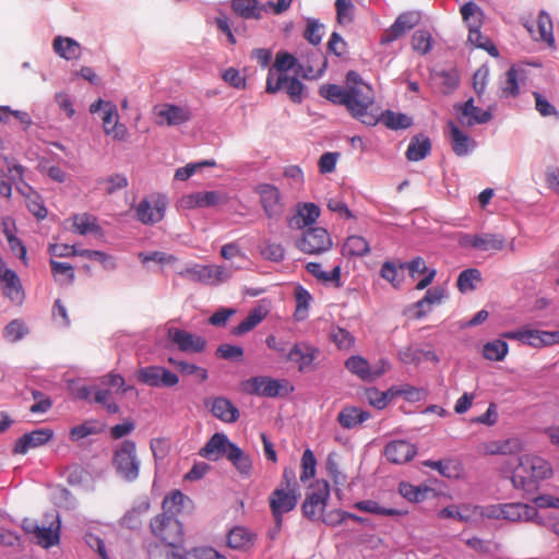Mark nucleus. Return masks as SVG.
<instances>
[{
	"instance_id": "obj_1",
	"label": "nucleus",
	"mask_w": 559,
	"mask_h": 559,
	"mask_svg": "<svg viewBox=\"0 0 559 559\" xmlns=\"http://www.w3.org/2000/svg\"><path fill=\"white\" fill-rule=\"evenodd\" d=\"M347 95L346 109L350 116L366 126H376L379 117L371 111L374 104L372 87L364 82L355 71L346 74Z\"/></svg>"
},
{
	"instance_id": "obj_2",
	"label": "nucleus",
	"mask_w": 559,
	"mask_h": 559,
	"mask_svg": "<svg viewBox=\"0 0 559 559\" xmlns=\"http://www.w3.org/2000/svg\"><path fill=\"white\" fill-rule=\"evenodd\" d=\"M554 475L552 464L542 455L526 453L519 456L511 481L516 489L532 491L537 485Z\"/></svg>"
},
{
	"instance_id": "obj_3",
	"label": "nucleus",
	"mask_w": 559,
	"mask_h": 559,
	"mask_svg": "<svg viewBox=\"0 0 559 559\" xmlns=\"http://www.w3.org/2000/svg\"><path fill=\"white\" fill-rule=\"evenodd\" d=\"M22 527L26 534L34 537L37 545L45 549L60 543L61 521L57 511L46 513L41 523L24 520Z\"/></svg>"
},
{
	"instance_id": "obj_4",
	"label": "nucleus",
	"mask_w": 559,
	"mask_h": 559,
	"mask_svg": "<svg viewBox=\"0 0 559 559\" xmlns=\"http://www.w3.org/2000/svg\"><path fill=\"white\" fill-rule=\"evenodd\" d=\"M112 466L119 477L127 481H134L140 475L141 462L133 440H123L112 453Z\"/></svg>"
},
{
	"instance_id": "obj_5",
	"label": "nucleus",
	"mask_w": 559,
	"mask_h": 559,
	"mask_svg": "<svg viewBox=\"0 0 559 559\" xmlns=\"http://www.w3.org/2000/svg\"><path fill=\"white\" fill-rule=\"evenodd\" d=\"M330 498V484L324 479L316 480L308 489L301 512L310 521H320Z\"/></svg>"
},
{
	"instance_id": "obj_6",
	"label": "nucleus",
	"mask_w": 559,
	"mask_h": 559,
	"mask_svg": "<svg viewBox=\"0 0 559 559\" xmlns=\"http://www.w3.org/2000/svg\"><path fill=\"white\" fill-rule=\"evenodd\" d=\"M152 535L170 547H176L182 540V525L173 515L157 514L150 522Z\"/></svg>"
},
{
	"instance_id": "obj_7",
	"label": "nucleus",
	"mask_w": 559,
	"mask_h": 559,
	"mask_svg": "<svg viewBox=\"0 0 559 559\" xmlns=\"http://www.w3.org/2000/svg\"><path fill=\"white\" fill-rule=\"evenodd\" d=\"M296 488L276 487L269 496V506L277 528L282 527L283 515L293 511L299 500Z\"/></svg>"
},
{
	"instance_id": "obj_8",
	"label": "nucleus",
	"mask_w": 559,
	"mask_h": 559,
	"mask_svg": "<svg viewBox=\"0 0 559 559\" xmlns=\"http://www.w3.org/2000/svg\"><path fill=\"white\" fill-rule=\"evenodd\" d=\"M278 91H285L292 102L300 104L304 98L305 85L297 78L288 76L287 74H278L274 79L273 70L271 69L266 79V92L274 94Z\"/></svg>"
},
{
	"instance_id": "obj_9",
	"label": "nucleus",
	"mask_w": 559,
	"mask_h": 559,
	"mask_svg": "<svg viewBox=\"0 0 559 559\" xmlns=\"http://www.w3.org/2000/svg\"><path fill=\"white\" fill-rule=\"evenodd\" d=\"M297 247L307 254H320L332 247V239L326 229L311 227L302 233Z\"/></svg>"
},
{
	"instance_id": "obj_10",
	"label": "nucleus",
	"mask_w": 559,
	"mask_h": 559,
	"mask_svg": "<svg viewBox=\"0 0 559 559\" xmlns=\"http://www.w3.org/2000/svg\"><path fill=\"white\" fill-rule=\"evenodd\" d=\"M167 200L164 195H152L140 201L135 207L138 221L145 225L160 222L165 216Z\"/></svg>"
},
{
	"instance_id": "obj_11",
	"label": "nucleus",
	"mask_w": 559,
	"mask_h": 559,
	"mask_svg": "<svg viewBox=\"0 0 559 559\" xmlns=\"http://www.w3.org/2000/svg\"><path fill=\"white\" fill-rule=\"evenodd\" d=\"M260 198L261 206L269 218H278L284 213L282 194L277 187L270 183H260L254 188Z\"/></svg>"
},
{
	"instance_id": "obj_12",
	"label": "nucleus",
	"mask_w": 559,
	"mask_h": 559,
	"mask_svg": "<svg viewBox=\"0 0 559 559\" xmlns=\"http://www.w3.org/2000/svg\"><path fill=\"white\" fill-rule=\"evenodd\" d=\"M420 19V13L416 11L401 13L394 23L383 32L380 44L386 45L403 37L408 31L419 24Z\"/></svg>"
},
{
	"instance_id": "obj_13",
	"label": "nucleus",
	"mask_w": 559,
	"mask_h": 559,
	"mask_svg": "<svg viewBox=\"0 0 559 559\" xmlns=\"http://www.w3.org/2000/svg\"><path fill=\"white\" fill-rule=\"evenodd\" d=\"M462 247H469L480 251H501L506 247V238L500 234H465L460 238Z\"/></svg>"
},
{
	"instance_id": "obj_14",
	"label": "nucleus",
	"mask_w": 559,
	"mask_h": 559,
	"mask_svg": "<svg viewBox=\"0 0 559 559\" xmlns=\"http://www.w3.org/2000/svg\"><path fill=\"white\" fill-rule=\"evenodd\" d=\"M156 124L160 127H175L188 122L191 119V111L188 107L173 104H163L154 108Z\"/></svg>"
},
{
	"instance_id": "obj_15",
	"label": "nucleus",
	"mask_w": 559,
	"mask_h": 559,
	"mask_svg": "<svg viewBox=\"0 0 559 559\" xmlns=\"http://www.w3.org/2000/svg\"><path fill=\"white\" fill-rule=\"evenodd\" d=\"M138 379L140 382L155 388H171L177 385L179 382V378L176 373L159 366H150L141 368L138 371Z\"/></svg>"
},
{
	"instance_id": "obj_16",
	"label": "nucleus",
	"mask_w": 559,
	"mask_h": 559,
	"mask_svg": "<svg viewBox=\"0 0 559 559\" xmlns=\"http://www.w3.org/2000/svg\"><path fill=\"white\" fill-rule=\"evenodd\" d=\"M167 334L169 340L183 353H202L205 349L206 341L186 330L169 328Z\"/></svg>"
},
{
	"instance_id": "obj_17",
	"label": "nucleus",
	"mask_w": 559,
	"mask_h": 559,
	"mask_svg": "<svg viewBox=\"0 0 559 559\" xmlns=\"http://www.w3.org/2000/svg\"><path fill=\"white\" fill-rule=\"evenodd\" d=\"M319 354V348L309 343L300 342L293 345L286 358L297 364L300 372H306L312 369L313 361Z\"/></svg>"
},
{
	"instance_id": "obj_18",
	"label": "nucleus",
	"mask_w": 559,
	"mask_h": 559,
	"mask_svg": "<svg viewBox=\"0 0 559 559\" xmlns=\"http://www.w3.org/2000/svg\"><path fill=\"white\" fill-rule=\"evenodd\" d=\"M502 519L511 522H536L540 525L546 524L544 519L539 516L535 507L521 502L503 503Z\"/></svg>"
},
{
	"instance_id": "obj_19",
	"label": "nucleus",
	"mask_w": 559,
	"mask_h": 559,
	"mask_svg": "<svg viewBox=\"0 0 559 559\" xmlns=\"http://www.w3.org/2000/svg\"><path fill=\"white\" fill-rule=\"evenodd\" d=\"M235 445L225 433L216 432L209 441L201 448L199 454L209 461H218L222 457H227L230 449Z\"/></svg>"
},
{
	"instance_id": "obj_20",
	"label": "nucleus",
	"mask_w": 559,
	"mask_h": 559,
	"mask_svg": "<svg viewBox=\"0 0 559 559\" xmlns=\"http://www.w3.org/2000/svg\"><path fill=\"white\" fill-rule=\"evenodd\" d=\"M226 201V195L217 191L194 192L183 195L179 200V206L183 210H191L195 207L215 206Z\"/></svg>"
},
{
	"instance_id": "obj_21",
	"label": "nucleus",
	"mask_w": 559,
	"mask_h": 559,
	"mask_svg": "<svg viewBox=\"0 0 559 559\" xmlns=\"http://www.w3.org/2000/svg\"><path fill=\"white\" fill-rule=\"evenodd\" d=\"M417 454L415 444L406 440H393L384 448V456L394 464H404L409 462Z\"/></svg>"
},
{
	"instance_id": "obj_22",
	"label": "nucleus",
	"mask_w": 559,
	"mask_h": 559,
	"mask_svg": "<svg viewBox=\"0 0 559 559\" xmlns=\"http://www.w3.org/2000/svg\"><path fill=\"white\" fill-rule=\"evenodd\" d=\"M53 437V431L49 428H40L24 433L14 444V453L25 454L28 450L46 444Z\"/></svg>"
},
{
	"instance_id": "obj_23",
	"label": "nucleus",
	"mask_w": 559,
	"mask_h": 559,
	"mask_svg": "<svg viewBox=\"0 0 559 559\" xmlns=\"http://www.w3.org/2000/svg\"><path fill=\"white\" fill-rule=\"evenodd\" d=\"M280 381L270 377H252L245 382V391L249 394L275 397L280 394Z\"/></svg>"
},
{
	"instance_id": "obj_24",
	"label": "nucleus",
	"mask_w": 559,
	"mask_h": 559,
	"mask_svg": "<svg viewBox=\"0 0 559 559\" xmlns=\"http://www.w3.org/2000/svg\"><path fill=\"white\" fill-rule=\"evenodd\" d=\"M0 282L5 297L15 304L24 299V290L16 272L11 269L0 267Z\"/></svg>"
},
{
	"instance_id": "obj_25",
	"label": "nucleus",
	"mask_w": 559,
	"mask_h": 559,
	"mask_svg": "<svg viewBox=\"0 0 559 559\" xmlns=\"http://www.w3.org/2000/svg\"><path fill=\"white\" fill-rule=\"evenodd\" d=\"M454 109L460 114V121L468 126L486 123L491 119L490 111L476 107L473 98L467 99L464 104L454 105Z\"/></svg>"
},
{
	"instance_id": "obj_26",
	"label": "nucleus",
	"mask_w": 559,
	"mask_h": 559,
	"mask_svg": "<svg viewBox=\"0 0 559 559\" xmlns=\"http://www.w3.org/2000/svg\"><path fill=\"white\" fill-rule=\"evenodd\" d=\"M210 406L212 415L223 423L234 424L239 419V409L224 396L214 397L213 400L205 403Z\"/></svg>"
},
{
	"instance_id": "obj_27",
	"label": "nucleus",
	"mask_w": 559,
	"mask_h": 559,
	"mask_svg": "<svg viewBox=\"0 0 559 559\" xmlns=\"http://www.w3.org/2000/svg\"><path fill=\"white\" fill-rule=\"evenodd\" d=\"M272 4L259 0H233V11L243 19L259 20L263 13H269Z\"/></svg>"
},
{
	"instance_id": "obj_28",
	"label": "nucleus",
	"mask_w": 559,
	"mask_h": 559,
	"mask_svg": "<svg viewBox=\"0 0 559 559\" xmlns=\"http://www.w3.org/2000/svg\"><path fill=\"white\" fill-rule=\"evenodd\" d=\"M525 26L534 39L543 40L547 43L548 46L554 45L555 39L552 33V21L549 14H547L545 11L539 12L536 23L531 25L526 24Z\"/></svg>"
},
{
	"instance_id": "obj_29",
	"label": "nucleus",
	"mask_w": 559,
	"mask_h": 559,
	"mask_svg": "<svg viewBox=\"0 0 559 559\" xmlns=\"http://www.w3.org/2000/svg\"><path fill=\"white\" fill-rule=\"evenodd\" d=\"M371 417L370 413L356 406H345L338 413L336 420L344 429H355Z\"/></svg>"
},
{
	"instance_id": "obj_30",
	"label": "nucleus",
	"mask_w": 559,
	"mask_h": 559,
	"mask_svg": "<svg viewBox=\"0 0 559 559\" xmlns=\"http://www.w3.org/2000/svg\"><path fill=\"white\" fill-rule=\"evenodd\" d=\"M320 216V209L314 203H304L298 206L297 213L288 219L293 229H302L313 224Z\"/></svg>"
},
{
	"instance_id": "obj_31",
	"label": "nucleus",
	"mask_w": 559,
	"mask_h": 559,
	"mask_svg": "<svg viewBox=\"0 0 559 559\" xmlns=\"http://www.w3.org/2000/svg\"><path fill=\"white\" fill-rule=\"evenodd\" d=\"M525 444L520 438H509L502 441H493L486 445V453L491 455H511L524 451Z\"/></svg>"
},
{
	"instance_id": "obj_32",
	"label": "nucleus",
	"mask_w": 559,
	"mask_h": 559,
	"mask_svg": "<svg viewBox=\"0 0 559 559\" xmlns=\"http://www.w3.org/2000/svg\"><path fill=\"white\" fill-rule=\"evenodd\" d=\"M430 151L431 142L429 138L424 134H416L411 139L405 155L409 162H419L427 157Z\"/></svg>"
},
{
	"instance_id": "obj_33",
	"label": "nucleus",
	"mask_w": 559,
	"mask_h": 559,
	"mask_svg": "<svg viewBox=\"0 0 559 559\" xmlns=\"http://www.w3.org/2000/svg\"><path fill=\"white\" fill-rule=\"evenodd\" d=\"M52 47L55 52L66 60H76L82 52L80 44L70 37L57 36Z\"/></svg>"
},
{
	"instance_id": "obj_34",
	"label": "nucleus",
	"mask_w": 559,
	"mask_h": 559,
	"mask_svg": "<svg viewBox=\"0 0 559 559\" xmlns=\"http://www.w3.org/2000/svg\"><path fill=\"white\" fill-rule=\"evenodd\" d=\"M306 270L322 283H333L335 287L341 286V265L337 264L331 272H324L318 262H308Z\"/></svg>"
},
{
	"instance_id": "obj_35",
	"label": "nucleus",
	"mask_w": 559,
	"mask_h": 559,
	"mask_svg": "<svg viewBox=\"0 0 559 559\" xmlns=\"http://www.w3.org/2000/svg\"><path fill=\"white\" fill-rule=\"evenodd\" d=\"M243 477H249L252 471V461L237 444H235L226 457Z\"/></svg>"
},
{
	"instance_id": "obj_36",
	"label": "nucleus",
	"mask_w": 559,
	"mask_h": 559,
	"mask_svg": "<svg viewBox=\"0 0 559 559\" xmlns=\"http://www.w3.org/2000/svg\"><path fill=\"white\" fill-rule=\"evenodd\" d=\"M370 247L368 241L361 236H349L345 240L342 247V253L344 257H364L368 254Z\"/></svg>"
},
{
	"instance_id": "obj_37",
	"label": "nucleus",
	"mask_w": 559,
	"mask_h": 559,
	"mask_svg": "<svg viewBox=\"0 0 559 559\" xmlns=\"http://www.w3.org/2000/svg\"><path fill=\"white\" fill-rule=\"evenodd\" d=\"M379 121H381L386 128L391 130L407 129L413 124L412 117L392 110L383 111L379 118Z\"/></svg>"
},
{
	"instance_id": "obj_38",
	"label": "nucleus",
	"mask_w": 559,
	"mask_h": 559,
	"mask_svg": "<svg viewBox=\"0 0 559 559\" xmlns=\"http://www.w3.org/2000/svg\"><path fill=\"white\" fill-rule=\"evenodd\" d=\"M187 501L190 502V499L187 496H185L180 490L171 491L163 500V514L175 516L176 514L181 512Z\"/></svg>"
},
{
	"instance_id": "obj_39",
	"label": "nucleus",
	"mask_w": 559,
	"mask_h": 559,
	"mask_svg": "<svg viewBox=\"0 0 559 559\" xmlns=\"http://www.w3.org/2000/svg\"><path fill=\"white\" fill-rule=\"evenodd\" d=\"M266 316V311L262 308L252 309L249 314L233 329L234 335H243L253 330L259 323L263 321Z\"/></svg>"
},
{
	"instance_id": "obj_40",
	"label": "nucleus",
	"mask_w": 559,
	"mask_h": 559,
	"mask_svg": "<svg viewBox=\"0 0 559 559\" xmlns=\"http://www.w3.org/2000/svg\"><path fill=\"white\" fill-rule=\"evenodd\" d=\"M345 367L364 381H372L371 366L361 356H352L345 361Z\"/></svg>"
},
{
	"instance_id": "obj_41",
	"label": "nucleus",
	"mask_w": 559,
	"mask_h": 559,
	"mask_svg": "<svg viewBox=\"0 0 559 559\" xmlns=\"http://www.w3.org/2000/svg\"><path fill=\"white\" fill-rule=\"evenodd\" d=\"M452 150L457 156H464L468 153L471 139L463 133L453 122L449 123Z\"/></svg>"
},
{
	"instance_id": "obj_42",
	"label": "nucleus",
	"mask_w": 559,
	"mask_h": 559,
	"mask_svg": "<svg viewBox=\"0 0 559 559\" xmlns=\"http://www.w3.org/2000/svg\"><path fill=\"white\" fill-rule=\"evenodd\" d=\"M181 277L198 282L204 285H211V270L210 265L194 264L193 266L186 267L178 273Z\"/></svg>"
},
{
	"instance_id": "obj_43",
	"label": "nucleus",
	"mask_w": 559,
	"mask_h": 559,
	"mask_svg": "<svg viewBox=\"0 0 559 559\" xmlns=\"http://www.w3.org/2000/svg\"><path fill=\"white\" fill-rule=\"evenodd\" d=\"M509 352V345L502 340L488 342L483 347V356L491 361H501Z\"/></svg>"
},
{
	"instance_id": "obj_44",
	"label": "nucleus",
	"mask_w": 559,
	"mask_h": 559,
	"mask_svg": "<svg viewBox=\"0 0 559 559\" xmlns=\"http://www.w3.org/2000/svg\"><path fill=\"white\" fill-rule=\"evenodd\" d=\"M524 344L531 345L533 347L555 345L552 332L526 328Z\"/></svg>"
},
{
	"instance_id": "obj_45",
	"label": "nucleus",
	"mask_w": 559,
	"mask_h": 559,
	"mask_svg": "<svg viewBox=\"0 0 559 559\" xmlns=\"http://www.w3.org/2000/svg\"><path fill=\"white\" fill-rule=\"evenodd\" d=\"M252 534L245 527H234L227 535V545L234 549H242L251 545Z\"/></svg>"
},
{
	"instance_id": "obj_46",
	"label": "nucleus",
	"mask_w": 559,
	"mask_h": 559,
	"mask_svg": "<svg viewBox=\"0 0 559 559\" xmlns=\"http://www.w3.org/2000/svg\"><path fill=\"white\" fill-rule=\"evenodd\" d=\"M73 228L80 235H86L87 233H99L100 227L97 224L96 217L84 213L76 214L72 217Z\"/></svg>"
},
{
	"instance_id": "obj_47",
	"label": "nucleus",
	"mask_w": 559,
	"mask_h": 559,
	"mask_svg": "<svg viewBox=\"0 0 559 559\" xmlns=\"http://www.w3.org/2000/svg\"><path fill=\"white\" fill-rule=\"evenodd\" d=\"M330 338L341 350H348L355 344V337L352 333L340 326H333L331 329Z\"/></svg>"
},
{
	"instance_id": "obj_48",
	"label": "nucleus",
	"mask_w": 559,
	"mask_h": 559,
	"mask_svg": "<svg viewBox=\"0 0 559 559\" xmlns=\"http://www.w3.org/2000/svg\"><path fill=\"white\" fill-rule=\"evenodd\" d=\"M481 274L477 269H467L460 273L456 285L461 293L475 289V283L480 282Z\"/></svg>"
},
{
	"instance_id": "obj_49",
	"label": "nucleus",
	"mask_w": 559,
	"mask_h": 559,
	"mask_svg": "<svg viewBox=\"0 0 559 559\" xmlns=\"http://www.w3.org/2000/svg\"><path fill=\"white\" fill-rule=\"evenodd\" d=\"M444 298V289L441 287H435L432 289L427 290L424 298L416 302V307L418 308L417 317L421 318L426 314L427 310L424 309L425 306L438 305Z\"/></svg>"
},
{
	"instance_id": "obj_50",
	"label": "nucleus",
	"mask_w": 559,
	"mask_h": 559,
	"mask_svg": "<svg viewBox=\"0 0 559 559\" xmlns=\"http://www.w3.org/2000/svg\"><path fill=\"white\" fill-rule=\"evenodd\" d=\"M424 465L438 471L442 476L448 478L456 477L459 475V465L452 460H428L424 462Z\"/></svg>"
},
{
	"instance_id": "obj_51",
	"label": "nucleus",
	"mask_w": 559,
	"mask_h": 559,
	"mask_svg": "<svg viewBox=\"0 0 559 559\" xmlns=\"http://www.w3.org/2000/svg\"><path fill=\"white\" fill-rule=\"evenodd\" d=\"M320 95L333 104L346 105L347 86L342 87L335 84L323 85Z\"/></svg>"
},
{
	"instance_id": "obj_52",
	"label": "nucleus",
	"mask_w": 559,
	"mask_h": 559,
	"mask_svg": "<svg viewBox=\"0 0 559 559\" xmlns=\"http://www.w3.org/2000/svg\"><path fill=\"white\" fill-rule=\"evenodd\" d=\"M354 507L360 511L372 513V514H380V515H388V516H394V515L401 514V512L399 510L392 509V508H383L377 501H373V500L358 501L355 503Z\"/></svg>"
},
{
	"instance_id": "obj_53",
	"label": "nucleus",
	"mask_w": 559,
	"mask_h": 559,
	"mask_svg": "<svg viewBox=\"0 0 559 559\" xmlns=\"http://www.w3.org/2000/svg\"><path fill=\"white\" fill-rule=\"evenodd\" d=\"M432 36L426 29H418L412 36V47L420 55H426L431 49Z\"/></svg>"
},
{
	"instance_id": "obj_54",
	"label": "nucleus",
	"mask_w": 559,
	"mask_h": 559,
	"mask_svg": "<svg viewBox=\"0 0 559 559\" xmlns=\"http://www.w3.org/2000/svg\"><path fill=\"white\" fill-rule=\"evenodd\" d=\"M99 432L97 423L94 420H86L81 425L74 426L70 429L69 436L72 441L82 440L91 435Z\"/></svg>"
},
{
	"instance_id": "obj_55",
	"label": "nucleus",
	"mask_w": 559,
	"mask_h": 559,
	"mask_svg": "<svg viewBox=\"0 0 559 559\" xmlns=\"http://www.w3.org/2000/svg\"><path fill=\"white\" fill-rule=\"evenodd\" d=\"M316 466H317V460L314 457L313 452L310 449H306L301 456L300 480L302 483L314 477Z\"/></svg>"
},
{
	"instance_id": "obj_56",
	"label": "nucleus",
	"mask_w": 559,
	"mask_h": 559,
	"mask_svg": "<svg viewBox=\"0 0 559 559\" xmlns=\"http://www.w3.org/2000/svg\"><path fill=\"white\" fill-rule=\"evenodd\" d=\"M324 26L314 19L307 20L304 37L312 45H319L323 36Z\"/></svg>"
},
{
	"instance_id": "obj_57",
	"label": "nucleus",
	"mask_w": 559,
	"mask_h": 559,
	"mask_svg": "<svg viewBox=\"0 0 559 559\" xmlns=\"http://www.w3.org/2000/svg\"><path fill=\"white\" fill-rule=\"evenodd\" d=\"M336 19L340 24L350 23L354 19V5L352 0H336Z\"/></svg>"
},
{
	"instance_id": "obj_58",
	"label": "nucleus",
	"mask_w": 559,
	"mask_h": 559,
	"mask_svg": "<svg viewBox=\"0 0 559 559\" xmlns=\"http://www.w3.org/2000/svg\"><path fill=\"white\" fill-rule=\"evenodd\" d=\"M297 64V59L285 51L277 52L273 68L278 74H286V72L293 69Z\"/></svg>"
},
{
	"instance_id": "obj_59",
	"label": "nucleus",
	"mask_w": 559,
	"mask_h": 559,
	"mask_svg": "<svg viewBox=\"0 0 559 559\" xmlns=\"http://www.w3.org/2000/svg\"><path fill=\"white\" fill-rule=\"evenodd\" d=\"M261 254L270 261L281 262L284 259L285 250L281 243L266 241L261 248Z\"/></svg>"
},
{
	"instance_id": "obj_60",
	"label": "nucleus",
	"mask_w": 559,
	"mask_h": 559,
	"mask_svg": "<svg viewBox=\"0 0 559 559\" xmlns=\"http://www.w3.org/2000/svg\"><path fill=\"white\" fill-rule=\"evenodd\" d=\"M461 14L464 21L469 24L480 25L481 11L480 8L473 1L466 2L461 8Z\"/></svg>"
},
{
	"instance_id": "obj_61",
	"label": "nucleus",
	"mask_w": 559,
	"mask_h": 559,
	"mask_svg": "<svg viewBox=\"0 0 559 559\" xmlns=\"http://www.w3.org/2000/svg\"><path fill=\"white\" fill-rule=\"evenodd\" d=\"M99 183L106 186L105 190L107 194H112L116 191L126 188L128 186V179L124 175L116 174L99 180Z\"/></svg>"
},
{
	"instance_id": "obj_62",
	"label": "nucleus",
	"mask_w": 559,
	"mask_h": 559,
	"mask_svg": "<svg viewBox=\"0 0 559 559\" xmlns=\"http://www.w3.org/2000/svg\"><path fill=\"white\" fill-rule=\"evenodd\" d=\"M216 355L227 360H240L243 356V349L237 345L222 344L217 347Z\"/></svg>"
},
{
	"instance_id": "obj_63",
	"label": "nucleus",
	"mask_w": 559,
	"mask_h": 559,
	"mask_svg": "<svg viewBox=\"0 0 559 559\" xmlns=\"http://www.w3.org/2000/svg\"><path fill=\"white\" fill-rule=\"evenodd\" d=\"M489 76V69L486 66L478 68L473 75V87L478 97H481L486 90Z\"/></svg>"
},
{
	"instance_id": "obj_64",
	"label": "nucleus",
	"mask_w": 559,
	"mask_h": 559,
	"mask_svg": "<svg viewBox=\"0 0 559 559\" xmlns=\"http://www.w3.org/2000/svg\"><path fill=\"white\" fill-rule=\"evenodd\" d=\"M26 333L24 323L20 320L11 321L4 329V337L10 342L21 340Z\"/></svg>"
}]
</instances>
